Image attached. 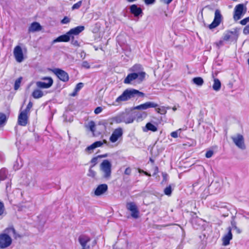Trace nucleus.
I'll list each match as a JSON object with an SVG mask.
<instances>
[{"label": "nucleus", "mask_w": 249, "mask_h": 249, "mask_svg": "<svg viewBox=\"0 0 249 249\" xmlns=\"http://www.w3.org/2000/svg\"><path fill=\"white\" fill-rule=\"evenodd\" d=\"M85 29L84 26H77L74 28L71 29L68 32V34L70 35V37L78 35Z\"/></svg>", "instance_id": "nucleus-18"}, {"label": "nucleus", "mask_w": 249, "mask_h": 249, "mask_svg": "<svg viewBox=\"0 0 249 249\" xmlns=\"http://www.w3.org/2000/svg\"><path fill=\"white\" fill-rule=\"evenodd\" d=\"M22 79V77H20L15 81V84H14L15 90H18V88L20 87Z\"/></svg>", "instance_id": "nucleus-31"}, {"label": "nucleus", "mask_w": 249, "mask_h": 249, "mask_svg": "<svg viewBox=\"0 0 249 249\" xmlns=\"http://www.w3.org/2000/svg\"><path fill=\"white\" fill-rule=\"evenodd\" d=\"M210 188L211 190H213V193L216 194L219 192L221 189V185L219 182H213L212 183L210 186Z\"/></svg>", "instance_id": "nucleus-23"}, {"label": "nucleus", "mask_w": 249, "mask_h": 249, "mask_svg": "<svg viewBox=\"0 0 249 249\" xmlns=\"http://www.w3.org/2000/svg\"><path fill=\"white\" fill-rule=\"evenodd\" d=\"M100 170L103 173V177L106 179H109L111 174V164L107 160H104L100 166Z\"/></svg>", "instance_id": "nucleus-5"}, {"label": "nucleus", "mask_w": 249, "mask_h": 249, "mask_svg": "<svg viewBox=\"0 0 249 249\" xmlns=\"http://www.w3.org/2000/svg\"><path fill=\"white\" fill-rule=\"evenodd\" d=\"M10 235H13L15 238L17 237L16 231L13 227L6 228L3 233L0 234V248L4 249L10 246L12 244V239Z\"/></svg>", "instance_id": "nucleus-1"}, {"label": "nucleus", "mask_w": 249, "mask_h": 249, "mask_svg": "<svg viewBox=\"0 0 249 249\" xmlns=\"http://www.w3.org/2000/svg\"><path fill=\"white\" fill-rule=\"evenodd\" d=\"M126 208L128 210L131 212V216L137 219L139 216V210L134 202H128L126 204Z\"/></svg>", "instance_id": "nucleus-11"}, {"label": "nucleus", "mask_w": 249, "mask_h": 249, "mask_svg": "<svg viewBox=\"0 0 249 249\" xmlns=\"http://www.w3.org/2000/svg\"><path fill=\"white\" fill-rule=\"evenodd\" d=\"M151 162H152V163H153L154 162V160H153L152 158H150V160H149Z\"/></svg>", "instance_id": "nucleus-64"}, {"label": "nucleus", "mask_w": 249, "mask_h": 249, "mask_svg": "<svg viewBox=\"0 0 249 249\" xmlns=\"http://www.w3.org/2000/svg\"><path fill=\"white\" fill-rule=\"evenodd\" d=\"M92 168V167H91V166L90 167L88 173V176L91 178H94L96 173L93 170L91 169Z\"/></svg>", "instance_id": "nucleus-37"}, {"label": "nucleus", "mask_w": 249, "mask_h": 249, "mask_svg": "<svg viewBox=\"0 0 249 249\" xmlns=\"http://www.w3.org/2000/svg\"><path fill=\"white\" fill-rule=\"evenodd\" d=\"M6 121V115L3 113H0V125L4 124Z\"/></svg>", "instance_id": "nucleus-35"}, {"label": "nucleus", "mask_w": 249, "mask_h": 249, "mask_svg": "<svg viewBox=\"0 0 249 249\" xmlns=\"http://www.w3.org/2000/svg\"><path fill=\"white\" fill-rule=\"evenodd\" d=\"M243 33L246 35L249 34V24L245 27L243 30Z\"/></svg>", "instance_id": "nucleus-51"}, {"label": "nucleus", "mask_w": 249, "mask_h": 249, "mask_svg": "<svg viewBox=\"0 0 249 249\" xmlns=\"http://www.w3.org/2000/svg\"><path fill=\"white\" fill-rule=\"evenodd\" d=\"M213 154V150H209L205 154V157L207 158H210L212 157Z\"/></svg>", "instance_id": "nucleus-46"}, {"label": "nucleus", "mask_w": 249, "mask_h": 249, "mask_svg": "<svg viewBox=\"0 0 249 249\" xmlns=\"http://www.w3.org/2000/svg\"><path fill=\"white\" fill-rule=\"evenodd\" d=\"M224 40H223V39L222 40H220L218 43H217V45L219 46H221L222 45H223V41Z\"/></svg>", "instance_id": "nucleus-60"}, {"label": "nucleus", "mask_w": 249, "mask_h": 249, "mask_svg": "<svg viewBox=\"0 0 249 249\" xmlns=\"http://www.w3.org/2000/svg\"><path fill=\"white\" fill-rule=\"evenodd\" d=\"M172 190L170 185L166 187L164 190V194L167 196H170L172 194Z\"/></svg>", "instance_id": "nucleus-34"}, {"label": "nucleus", "mask_w": 249, "mask_h": 249, "mask_svg": "<svg viewBox=\"0 0 249 249\" xmlns=\"http://www.w3.org/2000/svg\"><path fill=\"white\" fill-rule=\"evenodd\" d=\"M144 93L134 89H127L123 93L116 98L115 102L120 103L121 102L127 101L132 98L139 97H143Z\"/></svg>", "instance_id": "nucleus-2"}, {"label": "nucleus", "mask_w": 249, "mask_h": 249, "mask_svg": "<svg viewBox=\"0 0 249 249\" xmlns=\"http://www.w3.org/2000/svg\"><path fill=\"white\" fill-rule=\"evenodd\" d=\"M96 148L94 146V145L92 143V144H91L90 145L88 146L86 149V151H88L90 153H91L92 152V151L95 149Z\"/></svg>", "instance_id": "nucleus-42"}, {"label": "nucleus", "mask_w": 249, "mask_h": 249, "mask_svg": "<svg viewBox=\"0 0 249 249\" xmlns=\"http://www.w3.org/2000/svg\"><path fill=\"white\" fill-rule=\"evenodd\" d=\"M134 119L135 117L133 113L128 110H125V111L119 113L111 119L113 122L117 124L121 123L130 124L133 122Z\"/></svg>", "instance_id": "nucleus-3"}, {"label": "nucleus", "mask_w": 249, "mask_h": 249, "mask_svg": "<svg viewBox=\"0 0 249 249\" xmlns=\"http://www.w3.org/2000/svg\"><path fill=\"white\" fill-rule=\"evenodd\" d=\"M71 44L75 47H79L80 46L79 43L77 39H76L74 36L71 37Z\"/></svg>", "instance_id": "nucleus-36"}, {"label": "nucleus", "mask_w": 249, "mask_h": 249, "mask_svg": "<svg viewBox=\"0 0 249 249\" xmlns=\"http://www.w3.org/2000/svg\"><path fill=\"white\" fill-rule=\"evenodd\" d=\"M221 87V84L220 80L217 78H214L213 89L216 91H218L220 89Z\"/></svg>", "instance_id": "nucleus-26"}, {"label": "nucleus", "mask_w": 249, "mask_h": 249, "mask_svg": "<svg viewBox=\"0 0 249 249\" xmlns=\"http://www.w3.org/2000/svg\"><path fill=\"white\" fill-rule=\"evenodd\" d=\"M108 189L107 185L106 184H102L98 185L94 190V195L100 196L106 193Z\"/></svg>", "instance_id": "nucleus-17"}, {"label": "nucleus", "mask_w": 249, "mask_h": 249, "mask_svg": "<svg viewBox=\"0 0 249 249\" xmlns=\"http://www.w3.org/2000/svg\"><path fill=\"white\" fill-rule=\"evenodd\" d=\"M28 123L27 114L21 112L18 117V124L21 126H25Z\"/></svg>", "instance_id": "nucleus-19"}, {"label": "nucleus", "mask_w": 249, "mask_h": 249, "mask_svg": "<svg viewBox=\"0 0 249 249\" xmlns=\"http://www.w3.org/2000/svg\"><path fill=\"white\" fill-rule=\"evenodd\" d=\"M130 11L135 17H139L142 15V9L137 6L136 4H133L130 7Z\"/></svg>", "instance_id": "nucleus-20"}, {"label": "nucleus", "mask_w": 249, "mask_h": 249, "mask_svg": "<svg viewBox=\"0 0 249 249\" xmlns=\"http://www.w3.org/2000/svg\"><path fill=\"white\" fill-rule=\"evenodd\" d=\"M234 144L240 149L244 150L246 148L244 139L242 135L238 134L231 137Z\"/></svg>", "instance_id": "nucleus-8"}, {"label": "nucleus", "mask_w": 249, "mask_h": 249, "mask_svg": "<svg viewBox=\"0 0 249 249\" xmlns=\"http://www.w3.org/2000/svg\"><path fill=\"white\" fill-rule=\"evenodd\" d=\"M70 18L66 16L61 20V23L62 24H68L70 22Z\"/></svg>", "instance_id": "nucleus-40"}, {"label": "nucleus", "mask_w": 249, "mask_h": 249, "mask_svg": "<svg viewBox=\"0 0 249 249\" xmlns=\"http://www.w3.org/2000/svg\"><path fill=\"white\" fill-rule=\"evenodd\" d=\"M88 127L91 132H94L95 131V124L93 121H90L88 124Z\"/></svg>", "instance_id": "nucleus-33"}, {"label": "nucleus", "mask_w": 249, "mask_h": 249, "mask_svg": "<svg viewBox=\"0 0 249 249\" xmlns=\"http://www.w3.org/2000/svg\"><path fill=\"white\" fill-rule=\"evenodd\" d=\"M216 204L217 205H216V207L219 208H226V204L225 205L224 203H219L218 204L217 203H216Z\"/></svg>", "instance_id": "nucleus-54"}, {"label": "nucleus", "mask_w": 249, "mask_h": 249, "mask_svg": "<svg viewBox=\"0 0 249 249\" xmlns=\"http://www.w3.org/2000/svg\"><path fill=\"white\" fill-rule=\"evenodd\" d=\"M14 55L18 62H21L23 59V53L21 48L19 46H17L14 49Z\"/></svg>", "instance_id": "nucleus-15"}, {"label": "nucleus", "mask_w": 249, "mask_h": 249, "mask_svg": "<svg viewBox=\"0 0 249 249\" xmlns=\"http://www.w3.org/2000/svg\"><path fill=\"white\" fill-rule=\"evenodd\" d=\"M157 107H158V105L157 104L152 102H147L135 107L134 109L138 110H145L151 107L156 108Z\"/></svg>", "instance_id": "nucleus-16"}, {"label": "nucleus", "mask_w": 249, "mask_h": 249, "mask_svg": "<svg viewBox=\"0 0 249 249\" xmlns=\"http://www.w3.org/2000/svg\"><path fill=\"white\" fill-rule=\"evenodd\" d=\"M82 1L81 0L79 1L77 3L74 4L73 6L71 7V9L72 10H74L75 9H79L81 6L82 5Z\"/></svg>", "instance_id": "nucleus-38"}, {"label": "nucleus", "mask_w": 249, "mask_h": 249, "mask_svg": "<svg viewBox=\"0 0 249 249\" xmlns=\"http://www.w3.org/2000/svg\"><path fill=\"white\" fill-rule=\"evenodd\" d=\"M193 81L194 84L198 86H202L204 83L203 79L200 77L194 78L193 79Z\"/></svg>", "instance_id": "nucleus-29"}, {"label": "nucleus", "mask_w": 249, "mask_h": 249, "mask_svg": "<svg viewBox=\"0 0 249 249\" xmlns=\"http://www.w3.org/2000/svg\"><path fill=\"white\" fill-rule=\"evenodd\" d=\"M244 6L243 4H239L237 5L234 8V13L233 15V18L234 20L237 21L239 20L243 15L245 13L246 10L244 12Z\"/></svg>", "instance_id": "nucleus-13"}, {"label": "nucleus", "mask_w": 249, "mask_h": 249, "mask_svg": "<svg viewBox=\"0 0 249 249\" xmlns=\"http://www.w3.org/2000/svg\"><path fill=\"white\" fill-rule=\"evenodd\" d=\"M77 92L78 91H76V90L74 89V91L71 94V96H75L76 95Z\"/></svg>", "instance_id": "nucleus-61"}, {"label": "nucleus", "mask_w": 249, "mask_h": 249, "mask_svg": "<svg viewBox=\"0 0 249 249\" xmlns=\"http://www.w3.org/2000/svg\"><path fill=\"white\" fill-rule=\"evenodd\" d=\"M222 19V16L220 11L218 9H216L214 12V19L212 23L209 25L210 29H213L217 27L221 23Z\"/></svg>", "instance_id": "nucleus-9"}, {"label": "nucleus", "mask_w": 249, "mask_h": 249, "mask_svg": "<svg viewBox=\"0 0 249 249\" xmlns=\"http://www.w3.org/2000/svg\"><path fill=\"white\" fill-rule=\"evenodd\" d=\"M139 172L141 173H144L146 176H149V177H150L151 176V174L148 173V172H146V171H144L143 170H142V169H139Z\"/></svg>", "instance_id": "nucleus-56"}, {"label": "nucleus", "mask_w": 249, "mask_h": 249, "mask_svg": "<svg viewBox=\"0 0 249 249\" xmlns=\"http://www.w3.org/2000/svg\"><path fill=\"white\" fill-rule=\"evenodd\" d=\"M98 156L97 157H94L93 158L91 161H90V162L91 163H92L93 164L92 165H91V167H93V166H94L97 163V160H98Z\"/></svg>", "instance_id": "nucleus-44"}, {"label": "nucleus", "mask_w": 249, "mask_h": 249, "mask_svg": "<svg viewBox=\"0 0 249 249\" xmlns=\"http://www.w3.org/2000/svg\"><path fill=\"white\" fill-rule=\"evenodd\" d=\"M84 86V84L83 83H78L75 88L74 90H76V91H79Z\"/></svg>", "instance_id": "nucleus-41"}, {"label": "nucleus", "mask_w": 249, "mask_h": 249, "mask_svg": "<svg viewBox=\"0 0 249 249\" xmlns=\"http://www.w3.org/2000/svg\"><path fill=\"white\" fill-rule=\"evenodd\" d=\"M123 135V129L121 127H118L114 130L112 134L109 137V141L114 143L116 142L119 139L122 138Z\"/></svg>", "instance_id": "nucleus-12"}, {"label": "nucleus", "mask_w": 249, "mask_h": 249, "mask_svg": "<svg viewBox=\"0 0 249 249\" xmlns=\"http://www.w3.org/2000/svg\"><path fill=\"white\" fill-rule=\"evenodd\" d=\"M156 110H157V112L160 113V114H163V112L165 111L163 109H161L160 108H157Z\"/></svg>", "instance_id": "nucleus-59"}, {"label": "nucleus", "mask_w": 249, "mask_h": 249, "mask_svg": "<svg viewBox=\"0 0 249 249\" xmlns=\"http://www.w3.org/2000/svg\"><path fill=\"white\" fill-rule=\"evenodd\" d=\"M162 178H163V180L161 182V183H162V184L165 183L166 182V181H167L168 175L166 173H162Z\"/></svg>", "instance_id": "nucleus-43"}, {"label": "nucleus", "mask_w": 249, "mask_h": 249, "mask_svg": "<svg viewBox=\"0 0 249 249\" xmlns=\"http://www.w3.org/2000/svg\"><path fill=\"white\" fill-rule=\"evenodd\" d=\"M181 129H179L177 131H173L171 133V136L174 138H177L178 137V131H180Z\"/></svg>", "instance_id": "nucleus-48"}, {"label": "nucleus", "mask_w": 249, "mask_h": 249, "mask_svg": "<svg viewBox=\"0 0 249 249\" xmlns=\"http://www.w3.org/2000/svg\"><path fill=\"white\" fill-rule=\"evenodd\" d=\"M32 107H33V103L31 101H30L29 102L28 104L27 105L26 109L22 112L26 113V114H28V113L29 112L30 110Z\"/></svg>", "instance_id": "nucleus-39"}, {"label": "nucleus", "mask_w": 249, "mask_h": 249, "mask_svg": "<svg viewBox=\"0 0 249 249\" xmlns=\"http://www.w3.org/2000/svg\"><path fill=\"white\" fill-rule=\"evenodd\" d=\"M142 65L140 64H136L134 65L131 69L130 71H133V72H137V73H142L144 72V71H142Z\"/></svg>", "instance_id": "nucleus-28"}, {"label": "nucleus", "mask_w": 249, "mask_h": 249, "mask_svg": "<svg viewBox=\"0 0 249 249\" xmlns=\"http://www.w3.org/2000/svg\"><path fill=\"white\" fill-rule=\"evenodd\" d=\"M102 107H98L95 109L94 112L95 114H98L102 112Z\"/></svg>", "instance_id": "nucleus-50"}, {"label": "nucleus", "mask_w": 249, "mask_h": 249, "mask_svg": "<svg viewBox=\"0 0 249 249\" xmlns=\"http://www.w3.org/2000/svg\"><path fill=\"white\" fill-rule=\"evenodd\" d=\"M78 241L82 247V249H89L90 237L85 235H81L79 237Z\"/></svg>", "instance_id": "nucleus-14"}, {"label": "nucleus", "mask_w": 249, "mask_h": 249, "mask_svg": "<svg viewBox=\"0 0 249 249\" xmlns=\"http://www.w3.org/2000/svg\"><path fill=\"white\" fill-rule=\"evenodd\" d=\"M249 22V17L245 18L244 19L241 20L240 21L241 24L243 25H245L248 22Z\"/></svg>", "instance_id": "nucleus-47"}, {"label": "nucleus", "mask_w": 249, "mask_h": 249, "mask_svg": "<svg viewBox=\"0 0 249 249\" xmlns=\"http://www.w3.org/2000/svg\"><path fill=\"white\" fill-rule=\"evenodd\" d=\"M145 74V72H132L129 73L124 79V84H129L134 80H137L139 82H141L144 79Z\"/></svg>", "instance_id": "nucleus-4"}, {"label": "nucleus", "mask_w": 249, "mask_h": 249, "mask_svg": "<svg viewBox=\"0 0 249 249\" xmlns=\"http://www.w3.org/2000/svg\"><path fill=\"white\" fill-rule=\"evenodd\" d=\"M93 144L94 145L95 148H97L103 145V142L101 141H96L93 143Z\"/></svg>", "instance_id": "nucleus-49"}, {"label": "nucleus", "mask_w": 249, "mask_h": 249, "mask_svg": "<svg viewBox=\"0 0 249 249\" xmlns=\"http://www.w3.org/2000/svg\"><path fill=\"white\" fill-rule=\"evenodd\" d=\"M7 171L5 168H2L0 170V181L4 180L7 177Z\"/></svg>", "instance_id": "nucleus-30"}, {"label": "nucleus", "mask_w": 249, "mask_h": 249, "mask_svg": "<svg viewBox=\"0 0 249 249\" xmlns=\"http://www.w3.org/2000/svg\"><path fill=\"white\" fill-rule=\"evenodd\" d=\"M124 174L126 175H130L131 173V169L130 167H127L124 171Z\"/></svg>", "instance_id": "nucleus-52"}, {"label": "nucleus", "mask_w": 249, "mask_h": 249, "mask_svg": "<svg viewBox=\"0 0 249 249\" xmlns=\"http://www.w3.org/2000/svg\"><path fill=\"white\" fill-rule=\"evenodd\" d=\"M173 0H160V1L164 4L168 5L170 4Z\"/></svg>", "instance_id": "nucleus-55"}, {"label": "nucleus", "mask_w": 249, "mask_h": 249, "mask_svg": "<svg viewBox=\"0 0 249 249\" xmlns=\"http://www.w3.org/2000/svg\"><path fill=\"white\" fill-rule=\"evenodd\" d=\"M42 80L46 82L37 81L36 82V85L37 88L40 89H48L53 84V79L51 77H43Z\"/></svg>", "instance_id": "nucleus-7"}, {"label": "nucleus", "mask_w": 249, "mask_h": 249, "mask_svg": "<svg viewBox=\"0 0 249 249\" xmlns=\"http://www.w3.org/2000/svg\"><path fill=\"white\" fill-rule=\"evenodd\" d=\"M156 0H144L146 5L152 4L155 3Z\"/></svg>", "instance_id": "nucleus-53"}, {"label": "nucleus", "mask_w": 249, "mask_h": 249, "mask_svg": "<svg viewBox=\"0 0 249 249\" xmlns=\"http://www.w3.org/2000/svg\"><path fill=\"white\" fill-rule=\"evenodd\" d=\"M43 92L39 89H35L32 94V96L35 99H38L43 96Z\"/></svg>", "instance_id": "nucleus-27"}, {"label": "nucleus", "mask_w": 249, "mask_h": 249, "mask_svg": "<svg viewBox=\"0 0 249 249\" xmlns=\"http://www.w3.org/2000/svg\"><path fill=\"white\" fill-rule=\"evenodd\" d=\"M96 244V241L95 240H94L92 242V246H94Z\"/></svg>", "instance_id": "nucleus-63"}, {"label": "nucleus", "mask_w": 249, "mask_h": 249, "mask_svg": "<svg viewBox=\"0 0 249 249\" xmlns=\"http://www.w3.org/2000/svg\"><path fill=\"white\" fill-rule=\"evenodd\" d=\"M159 172V168L157 166H155L154 167V172L153 174V176H156Z\"/></svg>", "instance_id": "nucleus-58"}, {"label": "nucleus", "mask_w": 249, "mask_h": 249, "mask_svg": "<svg viewBox=\"0 0 249 249\" xmlns=\"http://www.w3.org/2000/svg\"><path fill=\"white\" fill-rule=\"evenodd\" d=\"M41 26L40 24L36 22H34L32 23L29 28V32H36V31H38L41 30Z\"/></svg>", "instance_id": "nucleus-24"}, {"label": "nucleus", "mask_w": 249, "mask_h": 249, "mask_svg": "<svg viewBox=\"0 0 249 249\" xmlns=\"http://www.w3.org/2000/svg\"><path fill=\"white\" fill-rule=\"evenodd\" d=\"M71 39V37L68 34V32L63 35L60 36L56 38L53 40V43L59 42H67Z\"/></svg>", "instance_id": "nucleus-22"}, {"label": "nucleus", "mask_w": 249, "mask_h": 249, "mask_svg": "<svg viewBox=\"0 0 249 249\" xmlns=\"http://www.w3.org/2000/svg\"><path fill=\"white\" fill-rule=\"evenodd\" d=\"M228 233L223 237V245L227 246L229 244L230 240L232 239V235L231 233V229L230 227L228 228Z\"/></svg>", "instance_id": "nucleus-21"}, {"label": "nucleus", "mask_w": 249, "mask_h": 249, "mask_svg": "<svg viewBox=\"0 0 249 249\" xmlns=\"http://www.w3.org/2000/svg\"><path fill=\"white\" fill-rule=\"evenodd\" d=\"M238 38L237 31L236 29L234 31H228L226 32L223 36V39L226 41H233L236 40Z\"/></svg>", "instance_id": "nucleus-10"}, {"label": "nucleus", "mask_w": 249, "mask_h": 249, "mask_svg": "<svg viewBox=\"0 0 249 249\" xmlns=\"http://www.w3.org/2000/svg\"><path fill=\"white\" fill-rule=\"evenodd\" d=\"M5 212L4 203L0 200V220L3 217V214Z\"/></svg>", "instance_id": "nucleus-32"}, {"label": "nucleus", "mask_w": 249, "mask_h": 249, "mask_svg": "<svg viewBox=\"0 0 249 249\" xmlns=\"http://www.w3.org/2000/svg\"><path fill=\"white\" fill-rule=\"evenodd\" d=\"M157 130V127L151 123H147L145 127L143 128V131L144 132H147L149 130L152 132H156Z\"/></svg>", "instance_id": "nucleus-25"}, {"label": "nucleus", "mask_w": 249, "mask_h": 249, "mask_svg": "<svg viewBox=\"0 0 249 249\" xmlns=\"http://www.w3.org/2000/svg\"><path fill=\"white\" fill-rule=\"evenodd\" d=\"M107 157V154H104V155H98V157L100 158H105V157Z\"/></svg>", "instance_id": "nucleus-62"}, {"label": "nucleus", "mask_w": 249, "mask_h": 249, "mask_svg": "<svg viewBox=\"0 0 249 249\" xmlns=\"http://www.w3.org/2000/svg\"><path fill=\"white\" fill-rule=\"evenodd\" d=\"M82 66L86 69H89L90 67L89 64L87 61H84L82 62Z\"/></svg>", "instance_id": "nucleus-45"}, {"label": "nucleus", "mask_w": 249, "mask_h": 249, "mask_svg": "<svg viewBox=\"0 0 249 249\" xmlns=\"http://www.w3.org/2000/svg\"><path fill=\"white\" fill-rule=\"evenodd\" d=\"M231 226L233 228H234V229H237V227H236V222L232 220L231 221Z\"/></svg>", "instance_id": "nucleus-57"}, {"label": "nucleus", "mask_w": 249, "mask_h": 249, "mask_svg": "<svg viewBox=\"0 0 249 249\" xmlns=\"http://www.w3.org/2000/svg\"><path fill=\"white\" fill-rule=\"evenodd\" d=\"M52 71L60 80L64 82H66L69 81V74L64 70L59 68H55L52 70Z\"/></svg>", "instance_id": "nucleus-6"}]
</instances>
